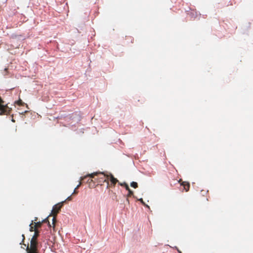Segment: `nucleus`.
<instances>
[{
  "instance_id": "1",
  "label": "nucleus",
  "mask_w": 253,
  "mask_h": 253,
  "mask_svg": "<svg viewBox=\"0 0 253 253\" xmlns=\"http://www.w3.org/2000/svg\"><path fill=\"white\" fill-rule=\"evenodd\" d=\"M109 176V175H106L104 172H96L81 177V180L85 179L87 177H89L90 178H94V180H96L98 183L107 182L108 184Z\"/></svg>"
},
{
  "instance_id": "2",
  "label": "nucleus",
  "mask_w": 253,
  "mask_h": 253,
  "mask_svg": "<svg viewBox=\"0 0 253 253\" xmlns=\"http://www.w3.org/2000/svg\"><path fill=\"white\" fill-rule=\"evenodd\" d=\"M34 235L30 241V245H28L27 246V253H39L37 239L39 236V231L36 229H34Z\"/></svg>"
},
{
  "instance_id": "3",
  "label": "nucleus",
  "mask_w": 253,
  "mask_h": 253,
  "mask_svg": "<svg viewBox=\"0 0 253 253\" xmlns=\"http://www.w3.org/2000/svg\"><path fill=\"white\" fill-rule=\"evenodd\" d=\"M11 108H9L5 101L0 96V115H8L11 112Z\"/></svg>"
},
{
  "instance_id": "4",
  "label": "nucleus",
  "mask_w": 253,
  "mask_h": 253,
  "mask_svg": "<svg viewBox=\"0 0 253 253\" xmlns=\"http://www.w3.org/2000/svg\"><path fill=\"white\" fill-rule=\"evenodd\" d=\"M65 201H62L60 203H58L57 204L54 205L52 208V210L51 214L49 215L50 216L52 215H56L57 213L60 211V210L62 206H63Z\"/></svg>"
},
{
  "instance_id": "5",
  "label": "nucleus",
  "mask_w": 253,
  "mask_h": 253,
  "mask_svg": "<svg viewBox=\"0 0 253 253\" xmlns=\"http://www.w3.org/2000/svg\"><path fill=\"white\" fill-rule=\"evenodd\" d=\"M109 176L111 184L114 186L116 183L118 182V180L117 178H115L112 174H110Z\"/></svg>"
},
{
  "instance_id": "6",
  "label": "nucleus",
  "mask_w": 253,
  "mask_h": 253,
  "mask_svg": "<svg viewBox=\"0 0 253 253\" xmlns=\"http://www.w3.org/2000/svg\"><path fill=\"white\" fill-rule=\"evenodd\" d=\"M181 185L183 186V188L186 192L189 191L190 188V184L188 182H183Z\"/></svg>"
},
{
  "instance_id": "7",
  "label": "nucleus",
  "mask_w": 253,
  "mask_h": 253,
  "mask_svg": "<svg viewBox=\"0 0 253 253\" xmlns=\"http://www.w3.org/2000/svg\"><path fill=\"white\" fill-rule=\"evenodd\" d=\"M133 195V192L132 191H131V190L128 191V194L126 196V197H127L126 201H127V202H128V204H129V200H128V198L129 197H130V196H132Z\"/></svg>"
},
{
  "instance_id": "8",
  "label": "nucleus",
  "mask_w": 253,
  "mask_h": 253,
  "mask_svg": "<svg viewBox=\"0 0 253 253\" xmlns=\"http://www.w3.org/2000/svg\"><path fill=\"white\" fill-rule=\"evenodd\" d=\"M42 222H37L36 223H35V225H34L35 229H37V228L41 227L42 226Z\"/></svg>"
},
{
  "instance_id": "9",
  "label": "nucleus",
  "mask_w": 253,
  "mask_h": 253,
  "mask_svg": "<svg viewBox=\"0 0 253 253\" xmlns=\"http://www.w3.org/2000/svg\"><path fill=\"white\" fill-rule=\"evenodd\" d=\"M35 227L33 226V221H32L30 225V231L31 232H33L34 231Z\"/></svg>"
},
{
  "instance_id": "10",
  "label": "nucleus",
  "mask_w": 253,
  "mask_h": 253,
  "mask_svg": "<svg viewBox=\"0 0 253 253\" xmlns=\"http://www.w3.org/2000/svg\"><path fill=\"white\" fill-rule=\"evenodd\" d=\"M52 215L53 216V218H52V224H53V227L54 228L55 223L56 221V215Z\"/></svg>"
},
{
  "instance_id": "11",
  "label": "nucleus",
  "mask_w": 253,
  "mask_h": 253,
  "mask_svg": "<svg viewBox=\"0 0 253 253\" xmlns=\"http://www.w3.org/2000/svg\"><path fill=\"white\" fill-rule=\"evenodd\" d=\"M131 187L136 188L138 187L137 183L136 182H132L130 184Z\"/></svg>"
},
{
  "instance_id": "12",
  "label": "nucleus",
  "mask_w": 253,
  "mask_h": 253,
  "mask_svg": "<svg viewBox=\"0 0 253 253\" xmlns=\"http://www.w3.org/2000/svg\"><path fill=\"white\" fill-rule=\"evenodd\" d=\"M22 242L20 243V244H21V245L22 244V245H24L25 247H27V246H26V244H24V240H25V239L24 235L22 234Z\"/></svg>"
},
{
  "instance_id": "13",
  "label": "nucleus",
  "mask_w": 253,
  "mask_h": 253,
  "mask_svg": "<svg viewBox=\"0 0 253 253\" xmlns=\"http://www.w3.org/2000/svg\"><path fill=\"white\" fill-rule=\"evenodd\" d=\"M17 104L20 106H23L25 103L21 99H19L17 101Z\"/></svg>"
},
{
  "instance_id": "14",
  "label": "nucleus",
  "mask_w": 253,
  "mask_h": 253,
  "mask_svg": "<svg viewBox=\"0 0 253 253\" xmlns=\"http://www.w3.org/2000/svg\"><path fill=\"white\" fill-rule=\"evenodd\" d=\"M124 186L125 187L126 189L128 191L130 190L128 185L126 183H124Z\"/></svg>"
},
{
  "instance_id": "15",
  "label": "nucleus",
  "mask_w": 253,
  "mask_h": 253,
  "mask_svg": "<svg viewBox=\"0 0 253 253\" xmlns=\"http://www.w3.org/2000/svg\"><path fill=\"white\" fill-rule=\"evenodd\" d=\"M138 201H139L144 206L149 207L148 205L145 204L142 198L138 199Z\"/></svg>"
},
{
  "instance_id": "16",
  "label": "nucleus",
  "mask_w": 253,
  "mask_h": 253,
  "mask_svg": "<svg viewBox=\"0 0 253 253\" xmlns=\"http://www.w3.org/2000/svg\"><path fill=\"white\" fill-rule=\"evenodd\" d=\"M48 219V217H47V218H45V219L43 220V221H42V223H44V222H48V226H49V227H51V225H50V223H49V222L48 221V219Z\"/></svg>"
},
{
  "instance_id": "17",
  "label": "nucleus",
  "mask_w": 253,
  "mask_h": 253,
  "mask_svg": "<svg viewBox=\"0 0 253 253\" xmlns=\"http://www.w3.org/2000/svg\"><path fill=\"white\" fill-rule=\"evenodd\" d=\"M85 179L84 180H81V178H80V183L79 184L77 185V186L76 187V189H77L79 188V187L82 184V181H84Z\"/></svg>"
},
{
  "instance_id": "18",
  "label": "nucleus",
  "mask_w": 253,
  "mask_h": 253,
  "mask_svg": "<svg viewBox=\"0 0 253 253\" xmlns=\"http://www.w3.org/2000/svg\"><path fill=\"white\" fill-rule=\"evenodd\" d=\"M72 200V195L70 196H69L64 201L65 202L66 201H71Z\"/></svg>"
},
{
  "instance_id": "19",
  "label": "nucleus",
  "mask_w": 253,
  "mask_h": 253,
  "mask_svg": "<svg viewBox=\"0 0 253 253\" xmlns=\"http://www.w3.org/2000/svg\"><path fill=\"white\" fill-rule=\"evenodd\" d=\"M78 191H77V189H76V188L75 189L73 193H72V195H74V194H76L77 193H78Z\"/></svg>"
},
{
  "instance_id": "20",
  "label": "nucleus",
  "mask_w": 253,
  "mask_h": 253,
  "mask_svg": "<svg viewBox=\"0 0 253 253\" xmlns=\"http://www.w3.org/2000/svg\"><path fill=\"white\" fill-rule=\"evenodd\" d=\"M93 181L92 179H88L87 181V182L88 183H90V182H92Z\"/></svg>"
},
{
  "instance_id": "21",
  "label": "nucleus",
  "mask_w": 253,
  "mask_h": 253,
  "mask_svg": "<svg viewBox=\"0 0 253 253\" xmlns=\"http://www.w3.org/2000/svg\"><path fill=\"white\" fill-rule=\"evenodd\" d=\"M120 185L121 186H124V183H120Z\"/></svg>"
},
{
  "instance_id": "22",
  "label": "nucleus",
  "mask_w": 253,
  "mask_h": 253,
  "mask_svg": "<svg viewBox=\"0 0 253 253\" xmlns=\"http://www.w3.org/2000/svg\"><path fill=\"white\" fill-rule=\"evenodd\" d=\"M37 219H38V218H37V217H35V221H37Z\"/></svg>"
},
{
  "instance_id": "23",
  "label": "nucleus",
  "mask_w": 253,
  "mask_h": 253,
  "mask_svg": "<svg viewBox=\"0 0 253 253\" xmlns=\"http://www.w3.org/2000/svg\"><path fill=\"white\" fill-rule=\"evenodd\" d=\"M12 121L13 122H15V121H14V120L13 119H12Z\"/></svg>"
}]
</instances>
